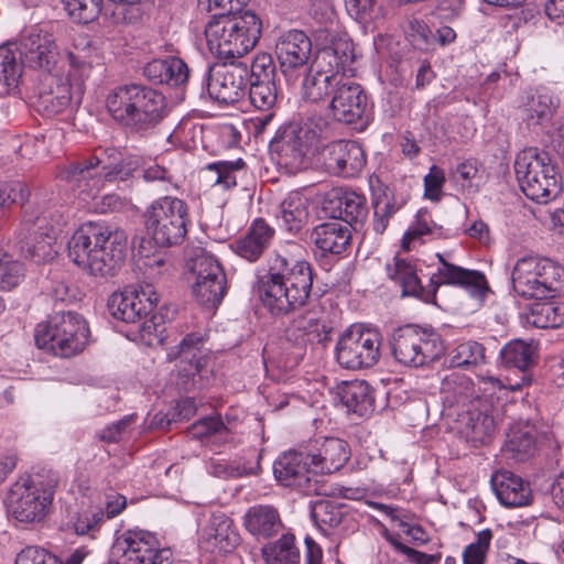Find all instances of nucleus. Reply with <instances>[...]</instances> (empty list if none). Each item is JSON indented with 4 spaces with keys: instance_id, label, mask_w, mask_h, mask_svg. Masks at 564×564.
I'll return each instance as SVG.
<instances>
[{
    "instance_id": "obj_48",
    "label": "nucleus",
    "mask_w": 564,
    "mask_h": 564,
    "mask_svg": "<svg viewBox=\"0 0 564 564\" xmlns=\"http://www.w3.org/2000/svg\"><path fill=\"white\" fill-rule=\"evenodd\" d=\"M534 347L521 339H514L503 346L500 351L501 362L506 367L525 370L533 364Z\"/></svg>"
},
{
    "instance_id": "obj_47",
    "label": "nucleus",
    "mask_w": 564,
    "mask_h": 564,
    "mask_svg": "<svg viewBox=\"0 0 564 564\" xmlns=\"http://www.w3.org/2000/svg\"><path fill=\"white\" fill-rule=\"evenodd\" d=\"M429 236L431 239L445 238V231L442 226H438L432 220L427 210H419L416 214L415 223L405 231L402 239V247L406 250L411 249V243L421 240Z\"/></svg>"
},
{
    "instance_id": "obj_12",
    "label": "nucleus",
    "mask_w": 564,
    "mask_h": 564,
    "mask_svg": "<svg viewBox=\"0 0 564 564\" xmlns=\"http://www.w3.org/2000/svg\"><path fill=\"white\" fill-rule=\"evenodd\" d=\"M380 335L352 326L338 339L336 359L345 369H364L376 365L380 358Z\"/></svg>"
},
{
    "instance_id": "obj_13",
    "label": "nucleus",
    "mask_w": 564,
    "mask_h": 564,
    "mask_svg": "<svg viewBox=\"0 0 564 564\" xmlns=\"http://www.w3.org/2000/svg\"><path fill=\"white\" fill-rule=\"evenodd\" d=\"M249 67L245 63L209 66L203 84L209 97L220 104H235L246 94Z\"/></svg>"
},
{
    "instance_id": "obj_30",
    "label": "nucleus",
    "mask_w": 564,
    "mask_h": 564,
    "mask_svg": "<svg viewBox=\"0 0 564 564\" xmlns=\"http://www.w3.org/2000/svg\"><path fill=\"white\" fill-rule=\"evenodd\" d=\"M243 525L257 539H269L281 530L282 521L274 507L256 505L245 513Z\"/></svg>"
},
{
    "instance_id": "obj_17",
    "label": "nucleus",
    "mask_w": 564,
    "mask_h": 564,
    "mask_svg": "<svg viewBox=\"0 0 564 564\" xmlns=\"http://www.w3.org/2000/svg\"><path fill=\"white\" fill-rule=\"evenodd\" d=\"M275 479L285 487H293L306 495L317 492V480L306 453L290 451L281 454L273 464Z\"/></svg>"
},
{
    "instance_id": "obj_61",
    "label": "nucleus",
    "mask_w": 564,
    "mask_h": 564,
    "mask_svg": "<svg viewBox=\"0 0 564 564\" xmlns=\"http://www.w3.org/2000/svg\"><path fill=\"white\" fill-rule=\"evenodd\" d=\"M123 153L115 148H107L90 158V165H95L102 181H108V172H115L122 162Z\"/></svg>"
},
{
    "instance_id": "obj_55",
    "label": "nucleus",
    "mask_w": 564,
    "mask_h": 564,
    "mask_svg": "<svg viewBox=\"0 0 564 564\" xmlns=\"http://www.w3.org/2000/svg\"><path fill=\"white\" fill-rule=\"evenodd\" d=\"M219 288L214 286V281H198L193 284V294L197 302L207 307H216L220 304L226 293V279L217 282Z\"/></svg>"
},
{
    "instance_id": "obj_53",
    "label": "nucleus",
    "mask_w": 564,
    "mask_h": 564,
    "mask_svg": "<svg viewBox=\"0 0 564 564\" xmlns=\"http://www.w3.org/2000/svg\"><path fill=\"white\" fill-rule=\"evenodd\" d=\"M454 180L469 194L477 193L484 181L480 165L475 160L459 163L455 169Z\"/></svg>"
},
{
    "instance_id": "obj_26",
    "label": "nucleus",
    "mask_w": 564,
    "mask_h": 564,
    "mask_svg": "<svg viewBox=\"0 0 564 564\" xmlns=\"http://www.w3.org/2000/svg\"><path fill=\"white\" fill-rule=\"evenodd\" d=\"M386 271L389 279L401 288L402 296H413L426 303L433 302V290H430V285L421 284L416 267L411 261L394 257L387 263Z\"/></svg>"
},
{
    "instance_id": "obj_35",
    "label": "nucleus",
    "mask_w": 564,
    "mask_h": 564,
    "mask_svg": "<svg viewBox=\"0 0 564 564\" xmlns=\"http://www.w3.org/2000/svg\"><path fill=\"white\" fill-rule=\"evenodd\" d=\"M310 199L300 191L290 192L280 203L279 218L291 234H299L308 220Z\"/></svg>"
},
{
    "instance_id": "obj_20",
    "label": "nucleus",
    "mask_w": 564,
    "mask_h": 564,
    "mask_svg": "<svg viewBox=\"0 0 564 564\" xmlns=\"http://www.w3.org/2000/svg\"><path fill=\"white\" fill-rule=\"evenodd\" d=\"M354 58L352 42L346 35H337L332 39L329 44L316 52L310 67L317 73L332 75V77L341 80L347 78L345 75L346 66L352 63Z\"/></svg>"
},
{
    "instance_id": "obj_28",
    "label": "nucleus",
    "mask_w": 564,
    "mask_h": 564,
    "mask_svg": "<svg viewBox=\"0 0 564 564\" xmlns=\"http://www.w3.org/2000/svg\"><path fill=\"white\" fill-rule=\"evenodd\" d=\"M330 328L307 313L294 318L285 329V338L296 347H305L310 343L325 345L329 340Z\"/></svg>"
},
{
    "instance_id": "obj_63",
    "label": "nucleus",
    "mask_w": 564,
    "mask_h": 564,
    "mask_svg": "<svg viewBox=\"0 0 564 564\" xmlns=\"http://www.w3.org/2000/svg\"><path fill=\"white\" fill-rule=\"evenodd\" d=\"M23 276V265L13 260L11 256L0 262V289L11 290L22 281Z\"/></svg>"
},
{
    "instance_id": "obj_49",
    "label": "nucleus",
    "mask_w": 564,
    "mask_h": 564,
    "mask_svg": "<svg viewBox=\"0 0 564 564\" xmlns=\"http://www.w3.org/2000/svg\"><path fill=\"white\" fill-rule=\"evenodd\" d=\"M445 402L449 406L469 408L468 404L474 398L475 390L471 381L466 377L447 378L443 382Z\"/></svg>"
},
{
    "instance_id": "obj_29",
    "label": "nucleus",
    "mask_w": 564,
    "mask_h": 564,
    "mask_svg": "<svg viewBox=\"0 0 564 564\" xmlns=\"http://www.w3.org/2000/svg\"><path fill=\"white\" fill-rule=\"evenodd\" d=\"M498 500L506 507H522L529 502L530 490L521 477L509 470H498L490 479Z\"/></svg>"
},
{
    "instance_id": "obj_10",
    "label": "nucleus",
    "mask_w": 564,
    "mask_h": 564,
    "mask_svg": "<svg viewBox=\"0 0 564 564\" xmlns=\"http://www.w3.org/2000/svg\"><path fill=\"white\" fill-rule=\"evenodd\" d=\"M391 354L401 365L419 368L436 361L444 351L440 337L414 325L393 330L389 339Z\"/></svg>"
},
{
    "instance_id": "obj_16",
    "label": "nucleus",
    "mask_w": 564,
    "mask_h": 564,
    "mask_svg": "<svg viewBox=\"0 0 564 564\" xmlns=\"http://www.w3.org/2000/svg\"><path fill=\"white\" fill-rule=\"evenodd\" d=\"M274 53L281 73L288 80L294 79L299 72L303 70L308 64L312 54V41L302 30H289L278 37Z\"/></svg>"
},
{
    "instance_id": "obj_33",
    "label": "nucleus",
    "mask_w": 564,
    "mask_h": 564,
    "mask_svg": "<svg viewBox=\"0 0 564 564\" xmlns=\"http://www.w3.org/2000/svg\"><path fill=\"white\" fill-rule=\"evenodd\" d=\"M65 224L66 221L59 217L45 231H34V238H28L21 246L23 256L35 263L52 260L56 254L52 243L56 240Z\"/></svg>"
},
{
    "instance_id": "obj_41",
    "label": "nucleus",
    "mask_w": 564,
    "mask_h": 564,
    "mask_svg": "<svg viewBox=\"0 0 564 564\" xmlns=\"http://www.w3.org/2000/svg\"><path fill=\"white\" fill-rule=\"evenodd\" d=\"M336 78L310 67L302 83L303 99L310 102L329 101L339 83Z\"/></svg>"
},
{
    "instance_id": "obj_37",
    "label": "nucleus",
    "mask_w": 564,
    "mask_h": 564,
    "mask_svg": "<svg viewBox=\"0 0 564 564\" xmlns=\"http://www.w3.org/2000/svg\"><path fill=\"white\" fill-rule=\"evenodd\" d=\"M558 106V98L545 89H539L522 106L523 120L529 128L545 126Z\"/></svg>"
},
{
    "instance_id": "obj_32",
    "label": "nucleus",
    "mask_w": 564,
    "mask_h": 564,
    "mask_svg": "<svg viewBox=\"0 0 564 564\" xmlns=\"http://www.w3.org/2000/svg\"><path fill=\"white\" fill-rule=\"evenodd\" d=\"M311 238L322 252L340 254L350 245L351 234L347 225L333 219L316 226Z\"/></svg>"
},
{
    "instance_id": "obj_5",
    "label": "nucleus",
    "mask_w": 564,
    "mask_h": 564,
    "mask_svg": "<svg viewBox=\"0 0 564 564\" xmlns=\"http://www.w3.org/2000/svg\"><path fill=\"white\" fill-rule=\"evenodd\" d=\"M89 328L75 312H56L35 328V343L55 356L69 358L79 354L88 341Z\"/></svg>"
},
{
    "instance_id": "obj_46",
    "label": "nucleus",
    "mask_w": 564,
    "mask_h": 564,
    "mask_svg": "<svg viewBox=\"0 0 564 564\" xmlns=\"http://www.w3.org/2000/svg\"><path fill=\"white\" fill-rule=\"evenodd\" d=\"M527 322L536 328H557L564 323V306L554 302H538L530 306Z\"/></svg>"
},
{
    "instance_id": "obj_1",
    "label": "nucleus",
    "mask_w": 564,
    "mask_h": 564,
    "mask_svg": "<svg viewBox=\"0 0 564 564\" xmlns=\"http://www.w3.org/2000/svg\"><path fill=\"white\" fill-rule=\"evenodd\" d=\"M302 248L275 251L268 260L267 273L259 281V296L272 315H285L303 306L311 293L313 271L301 258Z\"/></svg>"
},
{
    "instance_id": "obj_31",
    "label": "nucleus",
    "mask_w": 564,
    "mask_h": 564,
    "mask_svg": "<svg viewBox=\"0 0 564 564\" xmlns=\"http://www.w3.org/2000/svg\"><path fill=\"white\" fill-rule=\"evenodd\" d=\"M89 163L90 158L70 163L67 167L61 171L58 176L72 189L78 191L79 194L90 196L101 186L102 178L95 165H90Z\"/></svg>"
},
{
    "instance_id": "obj_39",
    "label": "nucleus",
    "mask_w": 564,
    "mask_h": 564,
    "mask_svg": "<svg viewBox=\"0 0 564 564\" xmlns=\"http://www.w3.org/2000/svg\"><path fill=\"white\" fill-rule=\"evenodd\" d=\"M249 83V99L251 105L265 113L258 118L261 127L267 126L274 117L278 104V88L275 82L251 80Z\"/></svg>"
},
{
    "instance_id": "obj_2",
    "label": "nucleus",
    "mask_w": 564,
    "mask_h": 564,
    "mask_svg": "<svg viewBox=\"0 0 564 564\" xmlns=\"http://www.w3.org/2000/svg\"><path fill=\"white\" fill-rule=\"evenodd\" d=\"M106 106L119 124L144 133L159 124L167 112L165 96L143 84H124L109 93Z\"/></svg>"
},
{
    "instance_id": "obj_45",
    "label": "nucleus",
    "mask_w": 564,
    "mask_h": 564,
    "mask_svg": "<svg viewBox=\"0 0 564 564\" xmlns=\"http://www.w3.org/2000/svg\"><path fill=\"white\" fill-rule=\"evenodd\" d=\"M503 451L509 458L524 462L536 451L535 436L528 427H513L508 434Z\"/></svg>"
},
{
    "instance_id": "obj_23",
    "label": "nucleus",
    "mask_w": 564,
    "mask_h": 564,
    "mask_svg": "<svg viewBox=\"0 0 564 564\" xmlns=\"http://www.w3.org/2000/svg\"><path fill=\"white\" fill-rule=\"evenodd\" d=\"M364 149L356 141L339 140L326 148L325 165L334 175L354 177L366 165Z\"/></svg>"
},
{
    "instance_id": "obj_9",
    "label": "nucleus",
    "mask_w": 564,
    "mask_h": 564,
    "mask_svg": "<svg viewBox=\"0 0 564 564\" xmlns=\"http://www.w3.org/2000/svg\"><path fill=\"white\" fill-rule=\"evenodd\" d=\"M188 223V206L177 197L158 198L144 213L147 235L162 248L181 245L187 235Z\"/></svg>"
},
{
    "instance_id": "obj_18",
    "label": "nucleus",
    "mask_w": 564,
    "mask_h": 564,
    "mask_svg": "<svg viewBox=\"0 0 564 564\" xmlns=\"http://www.w3.org/2000/svg\"><path fill=\"white\" fill-rule=\"evenodd\" d=\"M368 106L366 91L348 77L339 80L328 104L332 117L347 124L360 120Z\"/></svg>"
},
{
    "instance_id": "obj_62",
    "label": "nucleus",
    "mask_w": 564,
    "mask_h": 564,
    "mask_svg": "<svg viewBox=\"0 0 564 564\" xmlns=\"http://www.w3.org/2000/svg\"><path fill=\"white\" fill-rule=\"evenodd\" d=\"M276 67L273 57L269 53L258 54L249 69L248 82H275Z\"/></svg>"
},
{
    "instance_id": "obj_54",
    "label": "nucleus",
    "mask_w": 564,
    "mask_h": 564,
    "mask_svg": "<svg viewBox=\"0 0 564 564\" xmlns=\"http://www.w3.org/2000/svg\"><path fill=\"white\" fill-rule=\"evenodd\" d=\"M343 516L341 508L328 500L317 501L312 510V518L323 531L339 525Z\"/></svg>"
},
{
    "instance_id": "obj_58",
    "label": "nucleus",
    "mask_w": 564,
    "mask_h": 564,
    "mask_svg": "<svg viewBox=\"0 0 564 564\" xmlns=\"http://www.w3.org/2000/svg\"><path fill=\"white\" fill-rule=\"evenodd\" d=\"M141 161L135 155L122 156V162L118 164L115 172H108V182H122L130 186L133 181L140 178Z\"/></svg>"
},
{
    "instance_id": "obj_42",
    "label": "nucleus",
    "mask_w": 564,
    "mask_h": 564,
    "mask_svg": "<svg viewBox=\"0 0 564 564\" xmlns=\"http://www.w3.org/2000/svg\"><path fill=\"white\" fill-rule=\"evenodd\" d=\"M203 338L195 334H187L181 343L169 352L170 358H181L188 361L189 368H184L189 375H196L206 366V357L202 352Z\"/></svg>"
},
{
    "instance_id": "obj_11",
    "label": "nucleus",
    "mask_w": 564,
    "mask_h": 564,
    "mask_svg": "<svg viewBox=\"0 0 564 564\" xmlns=\"http://www.w3.org/2000/svg\"><path fill=\"white\" fill-rule=\"evenodd\" d=\"M172 555L171 549L161 547L156 536L142 529L126 530L111 546L117 564H171Z\"/></svg>"
},
{
    "instance_id": "obj_8",
    "label": "nucleus",
    "mask_w": 564,
    "mask_h": 564,
    "mask_svg": "<svg viewBox=\"0 0 564 564\" xmlns=\"http://www.w3.org/2000/svg\"><path fill=\"white\" fill-rule=\"evenodd\" d=\"M57 485L58 476L52 471L21 478L9 491V513L20 522L41 521L50 510Z\"/></svg>"
},
{
    "instance_id": "obj_21",
    "label": "nucleus",
    "mask_w": 564,
    "mask_h": 564,
    "mask_svg": "<svg viewBox=\"0 0 564 564\" xmlns=\"http://www.w3.org/2000/svg\"><path fill=\"white\" fill-rule=\"evenodd\" d=\"M314 476L332 474L339 470L350 457L347 442L337 437H324L314 441L306 453Z\"/></svg>"
},
{
    "instance_id": "obj_38",
    "label": "nucleus",
    "mask_w": 564,
    "mask_h": 564,
    "mask_svg": "<svg viewBox=\"0 0 564 564\" xmlns=\"http://www.w3.org/2000/svg\"><path fill=\"white\" fill-rule=\"evenodd\" d=\"M73 99L72 85L66 78L52 77L47 89L39 93L36 106L46 116L63 112Z\"/></svg>"
},
{
    "instance_id": "obj_15",
    "label": "nucleus",
    "mask_w": 564,
    "mask_h": 564,
    "mask_svg": "<svg viewBox=\"0 0 564 564\" xmlns=\"http://www.w3.org/2000/svg\"><path fill=\"white\" fill-rule=\"evenodd\" d=\"M14 46L24 66L53 73L58 61V51L52 34L32 29L23 33Z\"/></svg>"
},
{
    "instance_id": "obj_6",
    "label": "nucleus",
    "mask_w": 564,
    "mask_h": 564,
    "mask_svg": "<svg viewBox=\"0 0 564 564\" xmlns=\"http://www.w3.org/2000/svg\"><path fill=\"white\" fill-rule=\"evenodd\" d=\"M514 172L523 194L531 200L547 203L562 189L561 175L545 152L536 148L521 151L514 161Z\"/></svg>"
},
{
    "instance_id": "obj_36",
    "label": "nucleus",
    "mask_w": 564,
    "mask_h": 564,
    "mask_svg": "<svg viewBox=\"0 0 564 564\" xmlns=\"http://www.w3.org/2000/svg\"><path fill=\"white\" fill-rule=\"evenodd\" d=\"M389 0H345L351 18L362 24L366 31L373 32L383 25L388 15Z\"/></svg>"
},
{
    "instance_id": "obj_22",
    "label": "nucleus",
    "mask_w": 564,
    "mask_h": 564,
    "mask_svg": "<svg viewBox=\"0 0 564 564\" xmlns=\"http://www.w3.org/2000/svg\"><path fill=\"white\" fill-rule=\"evenodd\" d=\"M322 210L325 216L344 221L348 227L362 221L367 215L366 198L354 191L334 188L323 200Z\"/></svg>"
},
{
    "instance_id": "obj_59",
    "label": "nucleus",
    "mask_w": 564,
    "mask_h": 564,
    "mask_svg": "<svg viewBox=\"0 0 564 564\" xmlns=\"http://www.w3.org/2000/svg\"><path fill=\"white\" fill-rule=\"evenodd\" d=\"M468 419L466 427L469 435L475 441H482L485 437L491 435L495 430L494 417L481 412H473L470 408L467 409Z\"/></svg>"
},
{
    "instance_id": "obj_27",
    "label": "nucleus",
    "mask_w": 564,
    "mask_h": 564,
    "mask_svg": "<svg viewBox=\"0 0 564 564\" xmlns=\"http://www.w3.org/2000/svg\"><path fill=\"white\" fill-rule=\"evenodd\" d=\"M274 229L262 218L254 219L243 237L235 240L232 249L237 256L249 261H258L270 247Z\"/></svg>"
},
{
    "instance_id": "obj_24",
    "label": "nucleus",
    "mask_w": 564,
    "mask_h": 564,
    "mask_svg": "<svg viewBox=\"0 0 564 564\" xmlns=\"http://www.w3.org/2000/svg\"><path fill=\"white\" fill-rule=\"evenodd\" d=\"M456 285L467 290L473 296L482 299L489 291L486 276L480 271L468 270L444 262L430 279V290H433V300L437 289L443 285Z\"/></svg>"
},
{
    "instance_id": "obj_4",
    "label": "nucleus",
    "mask_w": 564,
    "mask_h": 564,
    "mask_svg": "<svg viewBox=\"0 0 564 564\" xmlns=\"http://www.w3.org/2000/svg\"><path fill=\"white\" fill-rule=\"evenodd\" d=\"M513 291L527 299H553L564 292V268L535 256L519 258L511 272Z\"/></svg>"
},
{
    "instance_id": "obj_51",
    "label": "nucleus",
    "mask_w": 564,
    "mask_h": 564,
    "mask_svg": "<svg viewBox=\"0 0 564 564\" xmlns=\"http://www.w3.org/2000/svg\"><path fill=\"white\" fill-rule=\"evenodd\" d=\"M485 360V348L481 344L469 340L459 344L452 350L451 366L457 368H469L477 366Z\"/></svg>"
},
{
    "instance_id": "obj_7",
    "label": "nucleus",
    "mask_w": 564,
    "mask_h": 564,
    "mask_svg": "<svg viewBox=\"0 0 564 564\" xmlns=\"http://www.w3.org/2000/svg\"><path fill=\"white\" fill-rule=\"evenodd\" d=\"M321 128L313 119L292 120L282 124L270 141L271 155L289 174H295L307 164V154Z\"/></svg>"
},
{
    "instance_id": "obj_43",
    "label": "nucleus",
    "mask_w": 564,
    "mask_h": 564,
    "mask_svg": "<svg viewBox=\"0 0 564 564\" xmlns=\"http://www.w3.org/2000/svg\"><path fill=\"white\" fill-rule=\"evenodd\" d=\"M206 178L214 185L224 189L237 186L239 176L246 173V163L242 159L236 161H217L205 167Z\"/></svg>"
},
{
    "instance_id": "obj_64",
    "label": "nucleus",
    "mask_w": 564,
    "mask_h": 564,
    "mask_svg": "<svg viewBox=\"0 0 564 564\" xmlns=\"http://www.w3.org/2000/svg\"><path fill=\"white\" fill-rule=\"evenodd\" d=\"M387 540L394 547V550L402 554L405 560L411 564H434L440 557L420 552L415 549L402 543L400 535H388Z\"/></svg>"
},
{
    "instance_id": "obj_60",
    "label": "nucleus",
    "mask_w": 564,
    "mask_h": 564,
    "mask_svg": "<svg viewBox=\"0 0 564 564\" xmlns=\"http://www.w3.org/2000/svg\"><path fill=\"white\" fill-rule=\"evenodd\" d=\"M188 433L194 438L204 440L212 435L224 436L229 433V430L223 422L221 417L219 415H216L206 416L195 422L189 426Z\"/></svg>"
},
{
    "instance_id": "obj_44",
    "label": "nucleus",
    "mask_w": 564,
    "mask_h": 564,
    "mask_svg": "<svg viewBox=\"0 0 564 564\" xmlns=\"http://www.w3.org/2000/svg\"><path fill=\"white\" fill-rule=\"evenodd\" d=\"M262 555L267 564L300 563V551L295 545V536L291 533L282 534L279 540L264 545Z\"/></svg>"
},
{
    "instance_id": "obj_19",
    "label": "nucleus",
    "mask_w": 564,
    "mask_h": 564,
    "mask_svg": "<svg viewBox=\"0 0 564 564\" xmlns=\"http://www.w3.org/2000/svg\"><path fill=\"white\" fill-rule=\"evenodd\" d=\"M113 231L120 230L100 221L83 224L68 242V257L78 267L89 263V258L97 254L100 248L113 237Z\"/></svg>"
},
{
    "instance_id": "obj_3",
    "label": "nucleus",
    "mask_w": 564,
    "mask_h": 564,
    "mask_svg": "<svg viewBox=\"0 0 564 564\" xmlns=\"http://www.w3.org/2000/svg\"><path fill=\"white\" fill-rule=\"evenodd\" d=\"M262 23L252 11L214 14L205 26L209 51L223 59L241 57L261 36Z\"/></svg>"
},
{
    "instance_id": "obj_34",
    "label": "nucleus",
    "mask_w": 564,
    "mask_h": 564,
    "mask_svg": "<svg viewBox=\"0 0 564 564\" xmlns=\"http://www.w3.org/2000/svg\"><path fill=\"white\" fill-rule=\"evenodd\" d=\"M340 402L349 412L360 416L375 410V398L370 386L364 380L344 381L337 388Z\"/></svg>"
},
{
    "instance_id": "obj_56",
    "label": "nucleus",
    "mask_w": 564,
    "mask_h": 564,
    "mask_svg": "<svg viewBox=\"0 0 564 564\" xmlns=\"http://www.w3.org/2000/svg\"><path fill=\"white\" fill-rule=\"evenodd\" d=\"M399 210L393 197L387 194L377 196L373 200V230L383 234L389 225L390 218Z\"/></svg>"
},
{
    "instance_id": "obj_57",
    "label": "nucleus",
    "mask_w": 564,
    "mask_h": 564,
    "mask_svg": "<svg viewBox=\"0 0 564 564\" xmlns=\"http://www.w3.org/2000/svg\"><path fill=\"white\" fill-rule=\"evenodd\" d=\"M491 539V530L486 529L478 532L477 540L463 551V564H485Z\"/></svg>"
},
{
    "instance_id": "obj_52",
    "label": "nucleus",
    "mask_w": 564,
    "mask_h": 564,
    "mask_svg": "<svg viewBox=\"0 0 564 564\" xmlns=\"http://www.w3.org/2000/svg\"><path fill=\"white\" fill-rule=\"evenodd\" d=\"M260 459L261 455L259 454L257 462L253 464L245 460L213 463L210 466L212 474L219 478H240L250 475H258L261 470Z\"/></svg>"
},
{
    "instance_id": "obj_14",
    "label": "nucleus",
    "mask_w": 564,
    "mask_h": 564,
    "mask_svg": "<svg viewBox=\"0 0 564 564\" xmlns=\"http://www.w3.org/2000/svg\"><path fill=\"white\" fill-rule=\"evenodd\" d=\"M159 296L151 284L128 286L115 292L108 300L111 315L126 323H137L145 318L156 306Z\"/></svg>"
},
{
    "instance_id": "obj_40",
    "label": "nucleus",
    "mask_w": 564,
    "mask_h": 564,
    "mask_svg": "<svg viewBox=\"0 0 564 564\" xmlns=\"http://www.w3.org/2000/svg\"><path fill=\"white\" fill-rule=\"evenodd\" d=\"M209 542L221 552H229L239 543V534L234 528L232 520L225 513H214L206 528Z\"/></svg>"
},
{
    "instance_id": "obj_50",
    "label": "nucleus",
    "mask_w": 564,
    "mask_h": 564,
    "mask_svg": "<svg viewBox=\"0 0 564 564\" xmlns=\"http://www.w3.org/2000/svg\"><path fill=\"white\" fill-rule=\"evenodd\" d=\"M13 45V43H7L0 46V82L8 90L17 88L22 75V66H24L21 59L18 61Z\"/></svg>"
},
{
    "instance_id": "obj_25",
    "label": "nucleus",
    "mask_w": 564,
    "mask_h": 564,
    "mask_svg": "<svg viewBox=\"0 0 564 564\" xmlns=\"http://www.w3.org/2000/svg\"><path fill=\"white\" fill-rule=\"evenodd\" d=\"M127 254V236L124 231H113V237L89 258V263L79 268L94 276H113L124 262Z\"/></svg>"
}]
</instances>
